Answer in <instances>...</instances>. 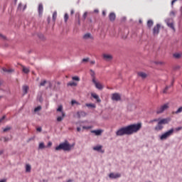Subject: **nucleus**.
I'll use <instances>...</instances> for the list:
<instances>
[{
	"instance_id": "1",
	"label": "nucleus",
	"mask_w": 182,
	"mask_h": 182,
	"mask_svg": "<svg viewBox=\"0 0 182 182\" xmlns=\"http://www.w3.org/2000/svg\"><path fill=\"white\" fill-rule=\"evenodd\" d=\"M75 147V144H70L69 141H65V142L60 143L55 147L56 151L63 150V151H70Z\"/></svg>"
},
{
	"instance_id": "2",
	"label": "nucleus",
	"mask_w": 182,
	"mask_h": 182,
	"mask_svg": "<svg viewBox=\"0 0 182 182\" xmlns=\"http://www.w3.org/2000/svg\"><path fill=\"white\" fill-rule=\"evenodd\" d=\"M128 132V136L137 133L141 129V123L132 124L126 127Z\"/></svg>"
},
{
	"instance_id": "3",
	"label": "nucleus",
	"mask_w": 182,
	"mask_h": 182,
	"mask_svg": "<svg viewBox=\"0 0 182 182\" xmlns=\"http://www.w3.org/2000/svg\"><path fill=\"white\" fill-rule=\"evenodd\" d=\"M173 134L174 129L171 128L168 132H164L162 135H161L160 139L161 140H166L167 139H168V137H170V136H173Z\"/></svg>"
},
{
	"instance_id": "4",
	"label": "nucleus",
	"mask_w": 182,
	"mask_h": 182,
	"mask_svg": "<svg viewBox=\"0 0 182 182\" xmlns=\"http://www.w3.org/2000/svg\"><path fill=\"white\" fill-rule=\"evenodd\" d=\"M129 136L127 127H123L116 132V136Z\"/></svg>"
},
{
	"instance_id": "5",
	"label": "nucleus",
	"mask_w": 182,
	"mask_h": 182,
	"mask_svg": "<svg viewBox=\"0 0 182 182\" xmlns=\"http://www.w3.org/2000/svg\"><path fill=\"white\" fill-rule=\"evenodd\" d=\"M167 109H168V104H164V105H161L160 107L157 108L156 113L157 114H160L165 110H167Z\"/></svg>"
},
{
	"instance_id": "6",
	"label": "nucleus",
	"mask_w": 182,
	"mask_h": 182,
	"mask_svg": "<svg viewBox=\"0 0 182 182\" xmlns=\"http://www.w3.org/2000/svg\"><path fill=\"white\" fill-rule=\"evenodd\" d=\"M112 100L114 101V102H119L120 100H122V96L120 95V94L115 92L113 93L112 95Z\"/></svg>"
},
{
	"instance_id": "7",
	"label": "nucleus",
	"mask_w": 182,
	"mask_h": 182,
	"mask_svg": "<svg viewBox=\"0 0 182 182\" xmlns=\"http://www.w3.org/2000/svg\"><path fill=\"white\" fill-rule=\"evenodd\" d=\"M160 24L157 23L156 26H154L153 28V35L154 36H156V35H159L160 33Z\"/></svg>"
},
{
	"instance_id": "8",
	"label": "nucleus",
	"mask_w": 182,
	"mask_h": 182,
	"mask_svg": "<svg viewBox=\"0 0 182 182\" xmlns=\"http://www.w3.org/2000/svg\"><path fill=\"white\" fill-rule=\"evenodd\" d=\"M170 122H171V118L168 117V118H164L162 119H160L158 123H159V124H168V123H170Z\"/></svg>"
},
{
	"instance_id": "9",
	"label": "nucleus",
	"mask_w": 182,
	"mask_h": 182,
	"mask_svg": "<svg viewBox=\"0 0 182 182\" xmlns=\"http://www.w3.org/2000/svg\"><path fill=\"white\" fill-rule=\"evenodd\" d=\"M38 12L39 16H42V15H43V4H42V3L38 4Z\"/></svg>"
},
{
	"instance_id": "10",
	"label": "nucleus",
	"mask_w": 182,
	"mask_h": 182,
	"mask_svg": "<svg viewBox=\"0 0 182 182\" xmlns=\"http://www.w3.org/2000/svg\"><path fill=\"white\" fill-rule=\"evenodd\" d=\"M103 149V146L102 145L96 146L93 147V150L95 151H98L99 153H105V151Z\"/></svg>"
},
{
	"instance_id": "11",
	"label": "nucleus",
	"mask_w": 182,
	"mask_h": 182,
	"mask_svg": "<svg viewBox=\"0 0 182 182\" xmlns=\"http://www.w3.org/2000/svg\"><path fill=\"white\" fill-rule=\"evenodd\" d=\"M109 178H120V177H122V174L111 173H109Z\"/></svg>"
},
{
	"instance_id": "12",
	"label": "nucleus",
	"mask_w": 182,
	"mask_h": 182,
	"mask_svg": "<svg viewBox=\"0 0 182 182\" xmlns=\"http://www.w3.org/2000/svg\"><path fill=\"white\" fill-rule=\"evenodd\" d=\"M92 97L93 99H95L97 103H100L102 102V100H100V97L97 95L96 93H91Z\"/></svg>"
},
{
	"instance_id": "13",
	"label": "nucleus",
	"mask_w": 182,
	"mask_h": 182,
	"mask_svg": "<svg viewBox=\"0 0 182 182\" xmlns=\"http://www.w3.org/2000/svg\"><path fill=\"white\" fill-rule=\"evenodd\" d=\"M87 114L85 111H80L77 112V116L78 119H80V117H86V115Z\"/></svg>"
},
{
	"instance_id": "14",
	"label": "nucleus",
	"mask_w": 182,
	"mask_h": 182,
	"mask_svg": "<svg viewBox=\"0 0 182 182\" xmlns=\"http://www.w3.org/2000/svg\"><path fill=\"white\" fill-rule=\"evenodd\" d=\"M164 129V127L160 124V122H158L157 125L155 127L154 130L156 132H161Z\"/></svg>"
},
{
	"instance_id": "15",
	"label": "nucleus",
	"mask_w": 182,
	"mask_h": 182,
	"mask_svg": "<svg viewBox=\"0 0 182 182\" xmlns=\"http://www.w3.org/2000/svg\"><path fill=\"white\" fill-rule=\"evenodd\" d=\"M92 83L95 85V87L99 90H102V89H103V85H102V84H100V82H97L96 80H95V82H92Z\"/></svg>"
},
{
	"instance_id": "16",
	"label": "nucleus",
	"mask_w": 182,
	"mask_h": 182,
	"mask_svg": "<svg viewBox=\"0 0 182 182\" xmlns=\"http://www.w3.org/2000/svg\"><path fill=\"white\" fill-rule=\"evenodd\" d=\"M109 19L111 22H114L116 20V14L114 13H110L109 14Z\"/></svg>"
},
{
	"instance_id": "17",
	"label": "nucleus",
	"mask_w": 182,
	"mask_h": 182,
	"mask_svg": "<svg viewBox=\"0 0 182 182\" xmlns=\"http://www.w3.org/2000/svg\"><path fill=\"white\" fill-rule=\"evenodd\" d=\"M103 58L105 59V60H112L113 59L112 55L109 54H103Z\"/></svg>"
},
{
	"instance_id": "18",
	"label": "nucleus",
	"mask_w": 182,
	"mask_h": 182,
	"mask_svg": "<svg viewBox=\"0 0 182 182\" xmlns=\"http://www.w3.org/2000/svg\"><path fill=\"white\" fill-rule=\"evenodd\" d=\"M166 24L168 28H171V29L173 30V32H176V28H174V23H173V22L167 21Z\"/></svg>"
},
{
	"instance_id": "19",
	"label": "nucleus",
	"mask_w": 182,
	"mask_h": 182,
	"mask_svg": "<svg viewBox=\"0 0 182 182\" xmlns=\"http://www.w3.org/2000/svg\"><path fill=\"white\" fill-rule=\"evenodd\" d=\"M83 39L87 40V39H93V36H92V34L90 33H87L83 36Z\"/></svg>"
},
{
	"instance_id": "20",
	"label": "nucleus",
	"mask_w": 182,
	"mask_h": 182,
	"mask_svg": "<svg viewBox=\"0 0 182 182\" xmlns=\"http://www.w3.org/2000/svg\"><path fill=\"white\" fill-rule=\"evenodd\" d=\"M90 76L92 77V82H95L96 80V74L93 71V70H90Z\"/></svg>"
},
{
	"instance_id": "21",
	"label": "nucleus",
	"mask_w": 182,
	"mask_h": 182,
	"mask_svg": "<svg viewBox=\"0 0 182 182\" xmlns=\"http://www.w3.org/2000/svg\"><path fill=\"white\" fill-rule=\"evenodd\" d=\"M103 131L102 129H97V130H92L91 131V133H95V136H100L102 134Z\"/></svg>"
},
{
	"instance_id": "22",
	"label": "nucleus",
	"mask_w": 182,
	"mask_h": 182,
	"mask_svg": "<svg viewBox=\"0 0 182 182\" xmlns=\"http://www.w3.org/2000/svg\"><path fill=\"white\" fill-rule=\"evenodd\" d=\"M138 76L142 77V79H146L147 77V74L143 72L138 73Z\"/></svg>"
},
{
	"instance_id": "23",
	"label": "nucleus",
	"mask_w": 182,
	"mask_h": 182,
	"mask_svg": "<svg viewBox=\"0 0 182 182\" xmlns=\"http://www.w3.org/2000/svg\"><path fill=\"white\" fill-rule=\"evenodd\" d=\"M173 85H174V81H172L171 85H166V87L164 88L163 93H167V90H168V89H170V87H171V86H173Z\"/></svg>"
},
{
	"instance_id": "24",
	"label": "nucleus",
	"mask_w": 182,
	"mask_h": 182,
	"mask_svg": "<svg viewBox=\"0 0 182 182\" xmlns=\"http://www.w3.org/2000/svg\"><path fill=\"white\" fill-rule=\"evenodd\" d=\"M28 90H29V87L28 86H27V85L23 86V95H26V93H28Z\"/></svg>"
},
{
	"instance_id": "25",
	"label": "nucleus",
	"mask_w": 182,
	"mask_h": 182,
	"mask_svg": "<svg viewBox=\"0 0 182 182\" xmlns=\"http://www.w3.org/2000/svg\"><path fill=\"white\" fill-rule=\"evenodd\" d=\"M12 129V127L7 125L4 129L3 132L4 133H6V132H9V130Z\"/></svg>"
},
{
	"instance_id": "26",
	"label": "nucleus",
	"mask_w": 182,
	"mask_h": 182,
	"mask_svg": "<svg viewBox=\"0 0 182 182\" xmlns=\"http://www.w3.org/2000/svg\"><path fill=\"white\" fill-rule=\"evenodd\" d=\"M154 24V22H153L152 20H149L147 21V26H148V28H149V29H150V28H151V26H153Z\"/></svg>"
},
{
	"instance_id": "27",
	"label": "nucleus",
	"mask_w": 182,
	"mask_h": 182,
	"mask_svg": "<svg viewBox=\"0 0 182 182\" xmlns=\"http://www.w3.org/2000/svg\"><path fill=\"white\" fill-rule=\"evenodd\" d=\"M23 68V73H29V72H31V70H29V68H26L25 66H22Z\"/></svg>"
},
{
	"instance_id": "28",
	"label": "nucleus",
	"mask_w": 182,
	"mask_h": 182,
	"mask_svg": "<svg viewBox=\"0 0 182 182\" xmlns=\"http://www.w3.org/2000/svg\"><path fill=\"white\" fill-rule=\"evenodd\" d=\"M87 107H92V109H96V105L95 104H86L85 105Z\"/></svg>"
},
{
	"instance_id": "29",
	"label": "nucleus",
	"mask_w": 182,
	"mask_h": 182,
	"mask_svg": "<svg viewBox=\"0 0 182 182\" xmlns=\"http://www.w3.org/2000/svg\"><path fill=\"white\" fill-rule=\"evenodd\" d=\"M31 165L27 164L26 166V173H31Z\"/></svg>"
},
{
	"instance_id": "30",
	"label": "nucleus",
	"mask_w": 182,
	"mask_h": 182,
	"mask_svg": "<svg viewBox=\"0 0 182 182\" xmlns=\"http://www.w3.org/2000/svg\"><path fill=\"white\" fill-rule=\"evenodd\" d=\"M3 71L7 73H11V72H14V70L12 69H6V68H3Z\"/></svg>"
},
{
	"instance_id": "31",
	"label": "nucleus",
	"mask_w": 182,
	"mask_h": 182,
	"mask_svg": "<svg viewBox=\"0 0 182 182\" xmlns=\"http://www.w3.org/2000/svg\"><path fill=\"white\" fill-rule=\"evenodd\" d=\"M173 58H175L176 59H180L181 58V54L177 53H174Z\"/></svg>"
},
{
	"instance_id": "32",
	"label": "nucleus",
	"mask_w": 182,
	"mask_h": 182,
	"mask_svg": "<svg viewBox=\"0 0 182 182\" xmlns=\"http://www.w3.org/2000/svg\"><path fill=\"white\" fill-rule=\"evenodd\" d=\"M63 117H65V114L63 112V117H58L57 118V122H62L63 120Z\"/></svg>"
},
{
	"instance_id": "33",
	"label": "nucleus",
	"mask_w": 182,
	"mask_h": 182,
	"mask_svg": "<svg viewBox=\"0 0 182 182\" xmlns=\"http://www.w3.org/2000/svg\"><path fill=\"white\" fill-rule=\"evenodd\" d=\"M45 147H46L45 144L43 142H41L39 144L38 149H45Z\"/></svg>"
},
{
	"instance_id": "34",
	"label": "nucleus",
	"mask_w": 182,
	"mask_h": 182,
	"mask_svg": "<svg viewBox=\"0 0 182 182\" xmlns=\"http://www.w3.org/2000/svg\"><path fill=\"white\" fill-rule=\"evenodd\" d=\"M68 86H77V84L75 82H68Z\"/></svg>"
},
{
	"instance_id": "35",
	"label": "nucleus",
	"mask_w": 182,
	"mask_h": 182,
	"mask_svg": "<svg viewBox=\"0 0 182 182\" xmlns=\"http://www.w3.org/2000/svg\"><path fill=\"white\" fill-rule=\"evenodd\" d=\"M86 18H87V11H85L82 15V21H85Z\"/></svg>"
},
{
	"instance_id": "36",
	"label": "nucleus",
	"mask_w": 182,
	"mask_h": 182,
	"mask_svg": "<svg viewBox=\"0 0 182 182\" xmlns=\"http://www.w3.org/2000/svg\"><path fill=\"white\" fill-rule=\"evenodd\" d=\"M68 19H69V14H65L64 16V21H65V23H66V22H68Z\"/></svg>"
},
{
	"instance_id": "37",
	"label": "nucleus",
	"mask_w": 182,
	"mask_h": 182,
	"mask_svg": "<svg viewBox=\"0 0 182 182\" xmlns=\"http://www.w3.org/2000/svg\"><path fill=\"white\" fill-rule=\"evenodd\" d=\"M71 105H72V106H73V105H80V104L78 102H77L76 100H73L71 101Z\"/></svg>"
},
{
	"instance_id": "38",
	"label": "nucleus",
	"mask_w": 182,
	"mask_h": 182,
	"mask_svg": "<svg viewBox=\"0 0 182 182\" xmlns=\"http://www.w3.org/2000/svg\"><path fill=\"white\" fill-rule=\"evenodd\" d=\"M40 110H42V107L41 106H38L34 109V112H39Z\"/></svg>"
},
{
	"instance_id": "39",
	"label": "nucleus",
	"mask_w": 182,
	"mask_h": 182,
	"mask_svg": "<svg viewBox=\"0 0 182 182\" xmlns=\"http://www.w3.org/2000/svg\"><path fill=\"white\" fill-rule=\"evenodd\" d=\"M73 80H76L77 82H79V80H80V78H79V77L77 76H74L72 77Z\"/></svg>"
},
{
	"instance_id": "40",
	"label": "nucleus",
	"mask_w": 182,
	"mask_h": 182,
	"mask_svg": "<svg viewBox=\"0 0 182 182\" xmlns=\"http://www.w3.org/2000/svg\"><path fill=\"white\" fill-rule=\"evenodd\" d=\"M56 16H58V14H56V12H54L53 14V20L56 21Z\"/></svg>"
},
{
	"instance_id": "41",
	"label": "nucleus",
	"mask_w": 182,
	"mask_h": 182,
	"mask_svg": "<svg viewBox=\"0 0 182 182\" xmlns=\"http://www.w3.org/2000/svg\"><path fill=\"white\" fill-rule=\"evenodd\" d=\"M62 110H63V107L62 105H60L57 109V112H62Z\"/></svg>"
},
{
	"instance_id": "42",
	"label": "nucleus",
	"mask_w": 182,
	"mask_h": 182,
	"mask_svg": "<svg viewBox=\"0 0 182 182\" xmlns=\"http://www.w3.org/2000/svg\"><path fill=\"white\" fill-rule=\"evenodd\" d=\"M46 85V80H43L40 83V86H45Z\"/></svg>"
},
{
	"instance_id": "43",
	"label": "nucleus",
	"mask_w": 182,
	"mask_h": 182,
	"mask_svg": "<svg viewBox=\"0 0 182 182\" xmlns=\"http://www.w3.org/2000/svg\"><path fill=\"white\" fill-rule=\"evenodd\" d=\"M82 129H84L85 130H89V129H92V127H86V126H83Z\"/></svg>"
},
{
	"instance_id": "44",
	"label": "nucleus",
	"mask_w": 182,
	"mask_h": 182,
	"mask_svg": "<svg viewBox=\"0 0 182 182\" xmlns=\"http://www.w3.org/2000/svg\"><path fill=\"white\" fill-rule=\"evenodd\" d=\"M4 143L9 141V137H4Z\"/></svg>"
},
{
	"instance_id": "45",
	"label": "nucleus",
	"mask_w": 182,
	"mask_h": 182,
	"mask_svg": "<svg viewBox=\"0 0 182 182\" xmlns=\"http://www.w3.org/2000/svg\"><path fill=\"white\" fill-rule=\"evenodd\" d=\"M176 132H180V130H182V127H178L175 129Z\"/></svg>"
},
{
	"instance_id": "46",
	"label": "nucleus",
	"mask_w": 182,
	"mask_h": 182,
	"mask_svg": "<svg viewBox=\"0 0 182 182\" xmlns=\"http://www.w3.org/2000/svg\"><path fill=\"white\" fill-rule=\"evenodd\" d=\"M18 11H21V10L22 9V4H21V3H20V4H18Z\"/></svg>"
},
{
	"instance_id": "47",
	"label": "nucleus",
	"mask_w": 182,
	"mask_h": 182,
	"mask_svg": "<svg viewBox=\"0 0 182 182\" xmlns=\"http://www.w3.org/2000/svg\"><path fill=\"white\" fill-rule=\"evenodd\" d=\"M5 115L3 116L1 119H0V123L2 122L4 120H5Z\"/></svg>"
},
{
	"instance_id": "48",
	"label": "nucleus",
	"mask_w": 182,
	"mask_h": 182,
	"mask_svg": "<svg viewBox=\"0 0 182 182\" xmlns=\"http://www.w3.org/2000/svg\"><path fill=\"white\" fill-rule=\"evenodd\" d=\"M82 62H89V58H83Z\"/></svg>"
},
{
	"instance_id": "49",
	"label": "nucleus",
	"mask_w": 182,
	"mask_h": 182,
	"mask_svg": "<svg viewBox=\"0 0 182 182\" xmlns=\"http://www.w3.org/2000/svg\"><path fill=\"white\" fill-rule=\"evenodd\" d=\"M0 38H1V39H6V37H5V36H4L1 33H0Z\"/></svg>"
},
{
	"instance_id": "50",
	"label": "nucleus",
	"mask_w": 182,
	"mask_h": 182,
	"mask_svg": "<svg viewBox=\"0 0 182 182\" xmlns=\"http://www.w3.org/2000/svg\"><path fill=\"white\" fill-rule=\"evenodd\" d=\"M36 130H37V132H42V127H38V128L36 129Z\"/></svg>"
},
{
	"instance_id": "51",
	"label": "nucleus",
	"mask_w": 182,
	"mask_h": 182,
	"mask_svg": "<svg viewBox=\"0 0 182 182\" xmlns=\"http://www.w3.org/2000/svg\"><path fill=\"white\" fill-rule=\"evenodd\" d=\"M52 146V142L51 141H49L48 143V147H50Z\"/></svg>"
},
{
	"instance_id": "52",
	"label": "nucleus",
	"mask_w": 182,
	"mask_h": 182,
	"mask_svg": "<svg viewBox=\"0 0 182 182\" xmlns=\"http://www.w3.org/2000/svg\"><path fill=\"white\" fill-rule=\"evenodd\" d=\"M73 14H75V10L72 9L70 11V15H73Z\"/></svg>"
},
{
	"instance_id": "53",
	"label": "nucleus",
	"mask_w": 182,
	"mask_h": 182,
	"mask_svg": "<svg viewBox=\"0 0 182 182\" xmlns=\"http://www.w3.org/2000/svg\"><path fill=\"white\" fill-rule=\"evenodd\" d=\"M175 2H177V0H173L172 1H171V5H174V3Z\"/></svg>"
},
{
	"instance_id": "54",
	"label": "nucleus",
	"mask_w": 182,
	"mask_h": 182,
	"mask_svg": "<svg viewBox=\"0 0 182 182\" xmlns=\"http://www.w3.org/2000/svg\"><path fill=\"white\" fill-rule=\"evenodd\" d=\"M90 63H91V65H95V63H96V62L95 60H92V61H90Z\"/></svg>"
},
{
	"instance_id": "55",
	"label": "nucleus",
	"mask_w": 182,
	"mask_h": 182,
	"mask_svg": "<svg viewBox=\"0 0 182 182\" xmlns=\"http://www.w3.org/2000/svg\"><path fill=\"white\" fill-rule=\"evenodd\" d=\"M94 12H95V14H99V10H98V9H95V10H94Z\"/></svg>"
},
{
	"instance_id": "56",
	"label": "nucleus",
	"mask_w": 182,
	"mask_h": 182,
	"mask_svg": "<svg viewBox=\"0 0 182 182\" xmlns=\"http://www.w3.org/2000/svg\"><path fill=\"white\" fill-rule=\"evenodd\" d=\"M102 15H103V16H106V11H102Z\"/></svg>"
},
{
	"instance_id": "57",
	"label": "nucleus",
	"mask_w": 182,
	"mask_h": 182,
	"mask_svg": "<svg viewBox=\"0 0 182 182\" xmlns=\"http://www.w3.org/2000/svg\"><path fill=\"white\" fill-rule=\"evenodd\" d=\"M82 130V129H80V127H77V132H80Z\"/></svg>"
},
{
	"instance_id": "58",
	"label": "nucleus",
	"mask_w": 182,
	"mask_h": 182,
	"mask_svg": "<svg viewBox=\"0 0 182 182\" xmlns=\"http://www.w3.org/2000/svg\"><path fill=\"white\" fill-rule=\"evenodd\" d=\"M2 154H4V150L0 151V156L2 155Z\"/></svg>"
},
{
	"instance_id": "59",
	"label": "nucleus",
	"mask_w": 182,
	"mask_h": 182,
	"mask_svg": "<svg viewBox=\"0 0 182 182\" xmlns=\"http://www.w3.org/2000/svg\"><path fill=\"white\" fill-rule=\"evenodd\" d=\"M0 182H6V179H2L0 181Z\"/></svg>"
},
{
	"instance_id": "60",
	"label": "nucleus",
	"mask_w": 182,
	"mask_h": 182,
	"mask_svg": "<svg viewBox=\"0 0 182 182\" xmlns=\"http://www.w3.org/2000/svg\"><path fill=\"white\" fill-rule=\"evenodd\" d=\"M160 120L159 119H155L153 120V122H159Z\"/></svg>"
},
{
	"instance_id": "61",
	"label": "nucleus",
	"mask_w": 182,
	"mask_h": 182,
	"mask_svg": "<svg viewBox=\"0 0 182 182\" xmlns=\"http://www.w3.org/2000/svg\"><path fill=\"white\" fill-rule=\"evenodd\" d=\"M26 9V5L23 6V11H25Z\"/></svg>"
},
{
	"instance_id": "62",
	"label": "nucleus",
	"mask_w": 182,
	"mask_h": 182,
	"mask_svg": "<svg viewBox=\"0 0 182 182\" xmlns=\"http://www.w3.org/2000/svg\"><path fill=\"white\" fill-rule=\"evenodd\" d=\"M42 97H40V98H39V102H42Z\"/></svg>"
},
{
	"instance_id": "63",
	"label": "nucleus",
	"mask_w": 182,
	"mask_h": 182,
	"mask_svg": "<svg viewBox=\"0 0 182 182\" xmlns=\"http://www.w3.org/2000/svg\"><path fill=\"white\" fill-rule=\"evenodd\" d=\"M72 181H73L72 179H69L67 181V182H72Z\"/></svg>"
},
{
	"instance_id": "64",
	"label": "nucleus",
	"mask_w": 182,
	"mask_h": 182,
	"mask_svg": "<svg viewBox=\"0 0 182 182\" xmlns=\"http://www.w3.org/2000/svg\"><path fill=\"white\" fill-rule=\"evenodd\" d=\"M171 15H174L175 14L174 11H171Z\"/></svg>"
}]
</instances>
